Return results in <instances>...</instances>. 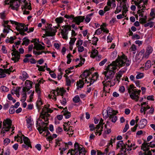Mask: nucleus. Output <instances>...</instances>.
Returning <instances> with one entry per match:
<instances>
[{
	"label": "nucleus",
	"mask_w": 155,
	"mask_h": 155,
	"mask_svg": "<svg viewBox=\"0 0 155 155\" xmlns=\"http://www.w3.org/2000/svg\"><path fill=\"white\" fill-rule=\"evenodd\" d=\"M22 134L21 132V131H18V134H17V136H15V137L14 138L15 140H16V138H18V137L21 138L22 137H23V136H22Z\"/></svg>",
	"instance_id": "864d4df0"
},
{
	"label": "nucleus",
	"mask_w": 155,
	"mask_h": 155,
	"mask_svg": "<svg viewBox=\"0 0 155 155\" xmlns=\"http://www.w3.org/2000/svg\"><path fill=\"white\" fill-rule=\"evenodd\" d=\"M153 51V48L152 47L150 46L148 47L146 49V52L149 53L151 54Z\"/></svg>",
	"instance_id": "5fc2aeb1"
},
{
	"label": "nucleus",
	"mask_w": 155,
	"mask_h": 155,
	"mask_svg": "<svg viewBox=\"0 0 155 155\" xmlns=\"http://www.w3.org/2000/svg\"><path fill=\"white\" fill-rule=\"evenodd\" d=\"M102 32V30L101 26V27L100 28L98 29L95 32V34L97 35H99L101 34V33Z\"/></svg>",
	"instance_id": "13d9d810"
},
{
	"label": "nucleus",
	"mask_w": 155,
	"mask_h": 155,
	"mask_svg": "<svg viewBox=\"0 0 155 155\" xmlns=\"http://www.w3.org/2000/svg\"><path fill=\"white\" fill-rule=\"evenodd\" d=\"M82 44L83 41L81 40H79L77 41L76 45L77 47L79 46H81L82 45Z\"/></svg>",
	"instance_id": "6e6d98bb"
},
{
	"label": "nucleus",
	"mask_w": 155,
	"mask_h": 155,
	"mask_svg": "<svg viewBox=\"0 0 155 155\" xmlns=\"http://www.w3.org/2000/svg\"><path fill=\"white\" fill-rule=\"evenodd\" d=\"M107 111L108 114L109 119L113 122L114 123L117 120V117L116 116L117 112L113 110L110 107H108Z\"/></svg>",
	"instance_id": "0eeeda50"
},
{
	"label": "nucleus",
	"mask_w": 155,
	"mask_h": 155,
	"mask_svg": "<svg viewBox=\"0 0 155 155\" xmlns=\"http://www.w3.org/2000/svg\"><path fill=\"white\" fill-rule=\"evenodd\" d=\"M15 112V110L14 108V106L12 105L10 107L9 110V112L10 114H13Z\"/></svg>",
	"instance_id": "bf43d9fd"
},
{
	"label": "nucleus",
	"mask_w": 155,
	"mask_h": 155,
	"mask_svg": "<svg viewBox=\"0 0 155 155\" xmlns=\"http://www.w3.org/2000/svg\"><path fill=\"white\" fill-rule=\"evenodd\" d=\"M11 124L12 121L10 119H7L4 120L3 122V127L1 130V134H3L5 131H8L11 127Z\"/></svg>",
	"instance_id": "1a4fd4ad"
},
{
	"label": "nucleus",
	"mask_w": 155,
	"mask_h": 155,
	"mask_svg": "<svg viewBox=\"0 0 155 155\" xmlns=\"http://www.w3.org/2000/svg\"><path fill=\"white\" fill-rule=\"evenodd\" d=\"M151 66V62L149 60L147 61L145 63V68L147 69L150 68Z\"/></svg>",
	"instance_id": "a19ab883"
},
{
	"label": "nucleus",
	"mask_w": 155,
	"mask_h": 155,
	"mask_svg": "<svg viewBox=\"0 0 155 155\" xmlns=\"http://www.w3.org/2000/svg\"><path fill=\"white\" fill-rule=\"evenodd\" d=\"M5 4L10 5V7L13 10L18 11L20 5V2L17 0H5Z\"/></svg>",
	"instance_id": "20e7f679"
},
{
	"label": "nucleus",
	"mask_w": 155,
	"mask_h": 155,
	"mask_svg": "<svg viewBox=\"0 0 155 155\" xmlns=\"http://www.w3.org/2000/svg\"><path fill=\"white\" fill-rule=\"evenodd\" d=\"M80 59L81 61H80V62L79 64H78L75 66V67L76 68L81 66L82 65V64H84L85 61V59L84 58H83L81 56H80Z\"/></svg>",
	"instance_id": "72a5a7b5"
},
{
	"label": "nucleus",
	"mask_w": 155,
	"mask_h": 155,
	"mask_svg": "<svg viewBox=\"0 0 155 155\" xmlns=\"http://www.w3.org/2000/svg\"><path fill=\"white\" fill-rule=\"evenodd\" d=\"M107 5L109 6H111V5H112L113 7H115L116 4H115V0H108L107 3Z\"/></svg>",
	"instance_id": "c85d7f7f"
},
{
	"label": "nucleus",
	"mask_w": 155,
	"mask_h": 155,
	"mask_svg": "<svg viewBox=\"0 0 155 155\" xmlns=\"http://www.w3.org/2000/svg\"><path fill=\"white\" fill-rule=\"evenodd\" d=\"M10 21L12 24H15V25H17L16 28L17 31H19V33L21 35H26L24 32V28H25V25L24 24L19 23L17 22L12 20H10Z\"/></svg>",
	"instance_id": "9d476101"
},
{
	"label": "nucleus",
	"mask_w": 155,
	"mask_h": 155,
	"mask_svg": "<svg viewBox=\"0 0 155 155\" xmlns=\"http://www.w3.org/2000/svg\"><path fill=\"white\" fill-rule=\"evenodd\" d=\"M22 136H23V140L25 144H28V145L29 144H31L29 139L28 137H25L24 135H22Z\"/></svg>",
	"instance_id": "58836bf2"
},
{
	"label": "nucleus",
	"mask_w": 155,
	"mask_h": 155,
	"mask_svg": "<svg viewBox=\"0 0 155 155\" xmlns=\"http://www.w3.org/2000/svg\"><path fill=\"white\" fill-rule=\"evenodd\" d=\"M34 48L36 49L37 50H43L45 49V47L42 46L40 44L38 43H35L34 44Z\"/></svg>",
	"instance_id": "4be33fe9"
},
{
	"label": "nucleus",
	"mask_w": 155,
	"mask_h": 155,
	"mask_svg": "<svg viewBox=\"0 0 155 155\" xmlns=\"http://www.w3.org/2000/svg\"><path fill=\"white\" fill-rule=\"evenodd\" d=\"M98 54V51L97 50L95 49L93 50L91 52V56L92 58H94Z\"/></svg>",
	"instance_id": "c9c22d12"
},
{
	"label": "nucleus",
	"mask_w": 155,
	"mask_h": 155,
	"mask_svg": "<svg viewBox=\"0 0 155 155\" xmlns=\"http://www.w3.org/2000/svg\"><path fill=\"white\" fill-rule=\"evenodd\" d=\"M89 127L90 128V130L91 131H93L96 129H97V127H95L94 125V124H91L89 125Z\"/></svg>",
	"instance_id": "774afa93"
},
{
	"label": "nucleus",
	"mask_w": 155,
	"mask_h": 155,
	"mask_svg": "<svg viewBox=\"0 0 155 155\" xmlns=\"http://www.w3.org/2000/svg\"><path fill=\"white\" fill-rule=\"evenodd\" d=\"M81 146V147H82V146L81 145H79L78 143L76 142L74 144V150H72L71 151H74V152H77V151H78L79 149V147H80Z\"/></svg>",
	"instance_id": "f704fd0d"
},
{
	"label": "nucleus",
	"mask_w": 155,
	"mask_h": 155,
	"mask_svg": "<svg viewBox=\"0 0 155 155\" xmlns=\"http://www.w3.org/2000/svg\"><path fill=\"white\" fill-rule=\"evenodd\" d=\"M63 114L65 116V118L66 119L69 118L71 116L70 112L68 111H67V112H64Z\"/></svg>",
	"instance_id": "49530a36"
},
{
	"label": "nucleus",
	"mask_w": 155,
	"mask_h": 155,
	"mask_svg": "<svg viewBox=\"0 0 155 155\" xmlns=\"http://www.w3.org/2000/svg\"><path fill=\"white\" fill-rule=\"evenodd\" d=\"M143 76V74L142 73H140L136 75V78L137 79H139L142 78Z\"/></svg>",
	"instance_id": "3c124183"
},
{
	"label": "nucleus",
	"mask_w": 155,
	"mask_h": 155,
	"mask_svg": "<svg viewBox=\"0 0 155 155\" xmlns=\"http://www.w3.org/2000/svg\"><path fill=\"white\" fill-rule=\"evenodd\" d=\"M91 74V72L90 70H85L83 74L81 75L80 76L81 78L83 77V79H84V78H86L87 77L89 76Z\"/></svg>",
	"instance_id": "393cba45"
},
{
	"label": "nucleus",
	"mask_w": 155,
	"mask_h": 155,
	"mask_svg": "<svg viewBox=\"0 0 155 155\" xmlns=\"http://www.w3.org/2000/svg\"><path fill=\"white\" fill-rule=\"evenodd\" d=\"M154 22H149L145 24L144 25V26L145 27H147L148 26H150V28H152L153 27L154 25Z\"/></svg>",
	"instance_id": "37998d69"
},
{
	"label": "nucleus",
	"mask_w": 155,
	"mask_h": 155,
	"mask_svg": "<svg viewBox=\"0 0 155 155\" xmlns=\"http://www.w3.org/2000/svg\"><path fill=\"white\" fill-rule=\"evenodd\" d=\"M8 70H6L4 69L0 68V78H3L6 77V75L5 73L7 74L8 73Z\"/></svg>",
	"instance_id": "5701e85b"
},
{
	"label": "nucleus",
	"mask_w": 155,
	"mask_h": 155,
	"mask_svg": "<svg viewBox=\"0 0 155 155\" xmlns=\"http://www.w3.org/2000/svg\"><path fill=\"white\" fill-rule=\"evenodd\" d=\"M64 17L67 18H68V19L71 18V19H72L73 20L74 19V18L75 17H74V15H64Z\"/></svg>",
	"instance_id": "052dcab7"
},
{
	"label": "nucleus",
	"mask_w": 155,
	"mask_h": 155,
	"mask_svg": "<svg viewBox=\"0 0 155 155\" xmlns=\"http://www.w3.org/2000/svg\"><path fill=\"white\" fill-rule=\"evenodd\" d=\"M23 93L22 94V99L21 100L22 102H24L26 100V91H23Z\"/></svg>",
	"instance_id": "c03bdc74"
},
{
	"label": "nucleus",
	"mask_w": 155,
	"mask_h": 155,
	"mask_svg": "<svg viewBox=\"0 0 155 155\" xmlns=\"http://www.w3.org/2000/svg\"><path fill=\"white\" fill-rule=\"evenodd\" d=\"M10 142V140L8 138L5 139L4 141V144L7 145Z\"/></svg>",
	"instance_id": "69168bd1"
},
{
	"label": "nucleus",
	"mask_w": 155,
	"mask_h": 155,
	"mask_svg": "<svg viewBox=\"0 0 155 155\" xmlns=\"http://www.w3.org/2000/svg\"><path fill=\"white\" fill-rule=\"evenodd\" d=\"M92 41L94 43H92L94 45H97V42L98 41V38L94 37L92 38Z\"/></svg>",
	"instance_id": "e2e57ef3"
},
{
	"label": "nucleus",
	"mask_w": 155,
	"mask_h": 155,
	"mask_svg": "<svg viewBox=\"0 0 155 155\" xmlns=\"http://www.w3.org/2000/svg\"><path fill=\"white\" fill-rule=\"evenodd\" d=\"M26 122L28 128L29 129V130L31 131V126L33 124L31 120V117H29L26 119Z\"/></svg>",
	"instance_id": "b1692460"
},
{
	"label": "nucleus",
	"mask_w": 155,
	"mask_h": 155,
	"mask_svg": "<svg viewBox=\"0 0 155 155\" xmlns=\"http://www.w3.org/2000/svg\"><path fill=\"white\" fill-rule=\"evenodd\" d=\"M132 1L134 2L138 8L140 9L141 7L145 8V5L147 4L148 0H132Z\"/></svg>",
	"instance_id": "f8f14e48"
},
{
	"label": "nucleus",
	"mask_w": 155,
	"mask_h": 155,
	"mask_svg": "<svg viewBox=\"0 0 155 155\" xmlns=\"http://www.w3.org/2000/svg\"><path fill=\"white\" fill-rule=\"evenodd\" d=\"M122 77L121 72L119 71L117 73V75L116 76L115 78H114L113 80L114 82L115 83L116 81H120V79L121 77Z\"/></svg>",
	"instance_id": "bb28decb"
},
{
	"label": "nucleus",
	"mask_w": 155,
	"mask_h": 155,
	"mask_svg": "<svg viewBox=\"0 0 155 155\" xmlns=\"http://www.w3.org/2000/svg\"><path fill=\"white\" fill-rule=\"evenodd\" d=\"M84 16H79L75 17L72 22H75L77 25H79L80 23L82 22L84 19Z\"/></svg>",
	"instance_id": "dca6fc26"
},
{
	"label": "nucleus",
	"mask_w": 155,
	"mask_h": 155,
	"mask_svg": "<svg viewBox=\"0 0 155 155\" xmlns=\"http://www.w3.org/2000/svg\"><path fill=\"white\" fill-rule=\"evenodd\" d=\"M61 34L62 36V38L65 40H67L68 38V31L71 30V26L69 25H66L61 27Z\"/></svg>",
	"instance_id": "39448f33"
},
{
	"label": "nucleus",
	"mask_w": 155,
	"mask_h": 155,
	"mask_svg": "<svg viewBox=\"0 0 155 155\" xmlns=\"http://www.w3.org/2000/svg\"><path fill=\"white\" fill-rule=\"evenodd\" d=\"M1 88L2 91L4 92H8L9 91V89L6 87L4 86H2Z\"/></svg>",
	"instance_id": "4d7b16f0"
},
{
	"label": "nucleus",
	"mask_w": 155,
	"mask_h": 155,
	"mask_svg": "<svg viewBox=\"0 0 155 155\" xmlns=\"http://www.w3.org/2000/svg\"><path fill=\"white\" fill-rule=\"evenodd\" d=\"M23 1L24 2V5H23V6L21 7L22 9L23 10V9H28V10H31V8L30 6V4H29L28 3L25 2V0H24Z\"/></svg>",
	"instance_id": "cd10ccee"
},
{
	"label": "nucleus",
	"mask_w": 155,
	"mask_h": 155,
	"mask_svg": "<svg viewBox=\"0 0 155 155\" xmlns=\"http://www.w3.org/2000/svg\"><path fill=\"white\" fill-rule=\"evenodd\" d=\"M98 77V75L97 73L96 72L93 75L91 78L90 79V84L89 85L92 84L94 81H96Z\"/></svg>",
	"instance_id": "aec40b11"
},
{
	"label": "nucleus",
	"mask_w": 155,
	"mask_h": 155,
	"mask_svg": "<svg viewBox=\"0 0 155 155\" xmlns=\"http://www.w3.org/2000/svg\"><path fill=\"white\" fill-rule=\"evenodd\" d=\"M76 40V38H71V40L69 42V45H73L74 44Z\"/></svg>",
	"instance_id": "603ef678"
},
{
	"label": "nucleus",
	"mask_w": 155,
	"mask_h": 155,
	"mask_svg": "<svg viewBox=\"0 0 155 155\" xmlns=\"http://www.w3.org/2000/svg\"><path fill=\"white\" fill-rule=\"evenodd\" d=\"M12 54L13 57L11 58L12 60L14 61V62H17L20 58V55L18 52L12 53Z\"/></svg>",
	"instance_id": "6ab92c4d"
},
{
	"label": "nucleus",
	"mask_w": 155,
	"mask_h": 155,
	"mask_svg": "<svg viewBox=\"0 0 155 155\" xmlns=\"http://www.w3.org/2000/svg\"><path fill=\"white\" fill-rule=\"evenodd\" d=\"M103 120L102 118H101L100 120L99 124L97 125V130L95 132V134L97 135V134L99 133V135L100 136L101 134V131H102V129L103 128V126H102L101 129L100 131H98V130L99 129L101 125H103L104 124L103 123Z\"/></svg>",
	"instance_id": "a211bd4d"
},
{
	"label": "nucleus",
	"mask_w": 155,
	"mask_h": 155,
	"mask_svg": "<svg viewBox=\"0 0 155 155\" xmlns=\"http://www.w3.org/2000/svg\"><path fill=\"white\" fill-rule=\"evenodd\" d=\"M48 124V122L44 123L43 121L41 124L38 125L39 127L37 128L40 134H42L43 131H45L46 133V137H47L50 134V132L48 130V127L46 126Z\"/></svg>",
	"instance_id": "423d86ee"
},
{
	"label": "nucleus",
	"mask_w": 155,
	"mask_h": 155,
	"mask_svg": "<svg viewBox=\"0 0 155 155\" xmlns=\"http://www.w3.org/2000/svg\"><path fill=\"white\" fill-rule=\"evenodd\" d=\"M63 18L62 17H60L56 18L55 20L58 23H61L63 22Z\"/></svg>",
	"instance_id": "79ce46f5"
},
{
	"label": "nucleus",
	"mask_w": 155,
	"mask_h": 155,
	"mask_svg": "<svg viewBox=\"0 0 155 155\" xmlns=\"http://www.w3.org/2000/svg\"><path fill=\"white\" fill-rule=\"evenodd\" d=\"M84 83L83 79L79 80V81L77 82V85L78 86V88H82L83 87Z\"/></svg>",
	"instance_id": "7c9ffc66"
},
{
	"label": "nucleus",
	"mask_w": 155,
	"mask_h": 155,
	"mask_svg": "<svg viewBox=\"0 0 155 155\" xmlns=\"http://www.w3.org/2000/svg\"><path fill=\"white\" fill-rule=\"evenodd\" d=\"M29 40L27 38V37L24 38L23 39V42L22 43V45H28L29 44Z\"/></svg>",
	"instance_id": "e433bc0d"
},
{
	"label": "nucleus",
	"mask_w": 155,
	"mask_h": 155,
	"mask_svg": "<svg viewBox=\"0 0 155 155\" xmlns=\"http://www.w3.org/2000/svg\"><path fill=\"white\" fill-rule=\"evenodd\" d=\"M139 21L141 24H145L146 22V20L144 18H140Z\"/></svg>",
	"instance_id": "0e129e2a"
},
{
	"label": "nucleus",
	"mask_w": 155,
	"mask_h": 155,
	"mask_svg": "<svg viewBox=\"0 0 155 155\" xmlns=\"http://www.w3.org/2000/svg\"><path fill=\"white\" fill-rule=\"evenodd\" d=\"M127 145V144H125L123 143V141L121 140L119 141L118 143L117 144V147L118 148L121 147V151H123L125 154L124 155H126L125 154H127V153H126Z\"/></svg>",
	"instance_id": "4468645a"
},
{
	"label": "nucleus",
	"mask_w": 155,
	"mask_h": 155,
	"mask_svg": "<svg viewBox=\"0 0 155 155\" xmlns=\"http://www.w3.org/2000/svg\"><path fill=\"white\" fill-rule=\"evenodd\" d=\"M102 114L104 118L105 119H106L108 117H109L108 114H107V110H103L102 113Z\"/></svg>",
	"instance_id": "a18cd8bd"
},
{
	"label": "nucleus",
	"mask_w": 155,
	"mask_h": 155,
	"mask_svg": "<svg viewBox=\"0 0 155 155\" xmlns=\"http://www.w3.org/2000/svg\"><path fill=\"white\" fill-rule=\"evenodd\" d=\"M25 87H24L22 89L23 91H28L32 87V83L31 82L28 80H26L25 82Z\"/></svg>",
	"instance_id": "f3484780"
},
{
	"label": "nucleus",
	"mask_w": 155,
	"mask_h": 155,
	"mask_svg": "<svg viewBox=\"0 0 155 155\" xmlns=\"http://www.w3.org/2000/svg\"><path fill=\"white\" fill-rule=\"evenodd\" d=\"M127 58L124 54L121 56H118L117 59L114 61L107 66H106L105 71L103 73L105 75V81L110 83V86H113L115 84V82H113L112 79L114 78L116 73V70L117 67L120 68L124 66L126 64L127 66H129L130 62L127 61Z\"/></svg>",
	"instance_id": "f257e3e1"
},
{
	"label": "nucleus",
	"mask_w": 155,
	"mask_h": 155,
	"mask_svg": "<svg viewBox=\"0 0 155 155\" xmlns=\"http://www.w3.org/2000/svg\"><path fill=\"white\" fill-rule=\"evenodd\" d=\"M136 87L133 84H130L128 88V92L130 94V98L135 101H137L139 98L140 90L137 91Z\"/></svg>",
	"instance_id": "f03ea898"
},
{
	"label": "nucleus",
	"mask_w": 155,
	"mask_h": 155,
	"mask_svg": "<svg viewBox=\"0 0 155 155\" xmlns=\"http://www.w3.org/2000/svg\"><path fill=\"white\" fill-rule=\"evenodd\" d=\"M124 8H123V11H122V14H120L117 15V17L118 19L122 18H124V16L126 17V16H125V14L127 13V12H126V10H124L125 9Z\"/></svg>",
	"instance_id": "2f4dec72"
},
{
	"label": "nucleus",
	"mask_w": 155,
	"mask_h": 155,
	"mask_svg": "<svg viewBox=\"0 0 155 155\" xmlns=\"http://www.w3.org/2000/svg\"><path fill=\"white\" fill-rule=\"evenodd\" d=\"M130 49H131L132 51H135L137 49V47L135 45L133 44L131 46Z\"/></svg>",
	"instance_id": "338daca9"
},
{
	"label": "nucleus",
	"mask_w": 155,
	"mask_h": 155,
	"mask_svg": "<svg viewBox=\"0 0 155 155\" xmlns=\"http://www.w3.org/2000/svg\"><path fill=\"white\" fill-rule=\"evenodd\" d=\"M144 50H141L138 54L133 57V60L134 61H140L143 58V54L144 53Z\"/></svg>",
	"instance_id": "2eb2a0df"
},
{
	"label": "nucleus",
	"mask_w": 155,
	"mask_h": 155,
	"mask_svg": "<svg viewBox=\"0 0 155 155\" xmlns=\"http://www.w3.org/2000/svg\"><path fill=\"white\" fill-rule=\"evenodd\" d=\"M73 100L74 103H78L80 101V97L78 96H76L73 98Z\"/></svg>",
	"instance_id": "de8ad7c7"
},
{
	"label": "nucleus",
	"mask_w": 155,
	"mask_h": 155,
	"mask_svg": "<svg viewBox=\"0 0 155 155\" xmlns=\"http://www.w3.org/2000/svg\"><path fill=\"white\" fill-rule=\"evenodd\" d=\"M28 78L27 73L25 71H23L22 72L21 76H20V78L23 81H25Z\"/></svg>",
	"instance_id": "473e14b6"
},
{
	"label": "nucleus",
	"mask_w": 155,
	"mask_h": 155,
	"mask_svg": "<svg viewBox=\"0 0 155 155\" xmlns=\"http://www.w3.org/2000/svg\"><path fill=\"white\" fill-rule=\"evenodd\" d=\"M39 84H37L35 85V92L37 93L38 96L40 97L41 95V91L39 87Z\"/></svg>",
	"instance_id": "c756f323"
},
{
	"label": "nucleus",
	"mask_w": 155,
	"mask_h": 155,
	"mask_svg": "<svg viewBox=\"0 0 155 155\" xmlns=\"http://www.w3.org/2000/svg\"><path fill=\"white\" fill-rule=\"evenodd\" d=\"M66 91V90L63 88H60V89L58 88L56 90L57 95H60L61 96H63V94L65 93Z\"/></svg>",
	"instance_id": "a878e982"
},
{
	"label": "nucleus",
	"mask_w": 155,
	"mask_h": 155,
	"mask_svg": "<svg viewBox=\"0 0 155 155\" xmlns=\"http://www.w3.org/2000/svg\"><path fill=\"white\" fill-rule=\"evenodd\" d=\"M150 147L149 143L144 142L142 144L141 149L143 150L144 152L140 151L139 152V155H151V151H148Z\"/></svg>",
	"instance_id": "6e6552de"
},
{
	"label": "nucleus",
	"mask_w": 155,
	"mask_h": 155,
	"mask_svg": "<svg viewBox=\"0 0 155 155\" xmlns=\"http://www.w3.org/2000/svg\"><path fill=\"white\" fill-rule=\"evenodd\" d=\"M36 67L38 68V70L41 71H44L45 70L44 68H45V66H41L39 65H37Z\"/></svg>",
	"instance_id": "09e8293b"
},
{
	"label": "nucleus",
	"mask_w": 155,
	"mask_h": 155,
	"mask_svg": "<svg viewBox=\"0 0 155 155\" xmlns=\"http://www.w3.org/2000/svg\"><path fill=\"white\" fill-rule=\"evenodd\" d=\"M79 152V155H80V154H85V151L84 148L82 147H79V149L78 150Z\"/></svg>",
	"instance_id": "4c0bfd02"
},
{
	"label": "nucleus",
	"mask_w": 155,
	"mask_h": 155,
	"mask_svg": "<svg viewBox=\"0 0 155 155\" xmlns=\"http://www.w3.org/2000/svg\"><path fill=\"white\" fill-rule=\"evenodd\" d=\"M47 26H46V35L48 36H54L55 35L56 31L51 28L52 25L47 24Z\"/></svg>",
	"instance_id": "ddd939ff"
},
{
	"label": "nucleus",
	"mask_w": 155,
	"mask_h": 155,
	"mask_svg": "<svg viewBox=\"0 0 155 155\" xmlns=\"http://www.w3.org/2000/svg\"><path fill=\"white\" fill-rule=\"evenodd\" d=\"M15 39L16 37L15 36H14V37H11L9 38L6 39V42H7L10 43L12 44L14 43V40Z\"/></svg>",
	"instance_id": "ea45409f"
},
{
	"label": "nucleus",
	"mask_w": 155,
	"mask_h": 155,
	"mask_svg": "<svg viewBox=\"0 0 155 155\" xmlns=\"http://www.w3.org/2000/svg\"><path fill=\"white\" fill-rule=\"evenodd\" d=\"M126 2L127 0H123V2H120V5L117 6L116 9L117 10V11H118L117 13L120 12L122 9V11H123L124 8H125V9L124 10H126V12L128 11L129 6L127 4Z\"/></svg>",
	"instance_id": "9b49d317"
},
{
	"label": "nucleus",
	"mask_w": 155,
	"mask_h": 155,
	"mask_svg": "<svg viewBox=\"0 0 155 155\" xmlns=\"http://www.w3.org/2000/svg\"><path fill=\"white\" fill-rule=\"evenodd\" d=\"M52 112V110L48 108L46 106H44L41 113L40 117L44 119L45 122H47L49 119V117L50 116V114L48 113H51Z\"/></svg>",
	"instance_id": "7ed1b4c3"
},
{
	"label": "nucleus",
	"mask_w": 155,
	"mask_h": 155,
	"mask_svg": "<svg viewBox=\"0 0 155 155\" xmlns=\"http://www.w3.org/2000/svg\"><path fill=\"white\" fill-rule=\"evenodd\" d=\"M147 123V120L145 119H142L140 122L139 124V127L140 129H142L144 128Z\"/></svg>",
	"instance_id": "412c9836"
},
{
	"label": "nucleus",
	"mask_w": 155,
	"mask_h": 155,
	"mask_svg": "<svg viewBox=\"0 0 155 155\" xmlns=\"http://www.w3.org/2000/svg\"><path fill=\"white\" fill-rule=\"evenodd\" d=\"M132 147V144L129 145L127 144V150L126 153H129V151H131L132 150L131 147Z\"/></svg>",
	"instance_id": "8fccbe9b"
},
{
	"label": "nucleus",
	"mask_w": 155,
	"mask_h": 155,
	"mask_svg": "<svg viewBox=\"0 0 155 155\" xmlns=\"http://www.w3.org/2000/svg\"><path fill=\"white\" fill-rule=\"evenodd\" d=\"M22 147L23 148H25L26 150L28 149L29 147L31 148V144H29V145L28 144H23L22 145Z\"/></svg>",
	"instance_id": "680f3d73"
}]
</instances>
